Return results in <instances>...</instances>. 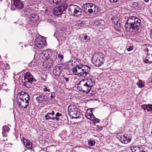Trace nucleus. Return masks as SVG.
<instances>
[{
  "instance_id": "1",
  "label": "nucleus",
  "mask_w": 152,
  "mask_h": 152,
  "mask_svg": "<svg viewBox=\"0 0 152 152\" xmlns=\"http://www.w3.org/2000/svg\"><path fill=\"white\" fill-rule=\"evenodd\" d=\"M141 21L136 17L129 16L125 25L126 31L130 33H138L140 32Z\"/></svg>"
},
{
  "instance_id": "2",
  "label": "nucleus",
  "mask_w": 152,
  "mask_h": 152,
  "mask_svg": "<svg viewBox=\"0 0 152 152\" xmlns=\"http://www.w3.org/2000/svg\"><path fill=\"white\" fill-rule=\"evenodd\" d=\"M91 70V68L90 67L82 64H79L73 69L74 73L78 72L77 74L78 76H82L88 78L90 76Z\"/></svg>"
},
{
  "instance_id": "3",
  "label": "nucleus",
  "mask_w": 152,
  "mask_h": 152,
  "mask_svg": "<svg viewBox=\"0 0 152 152\" xmlns=\"http://www.w3.org/2000/svg\"><path fill=\"white\" fill-rule=\"evenodd\" d=\"M23 86L27 88L31 87L32 82H36V80L29 72H26L24 75Z\"/></svg>"
},
{
  "instance_id": "4",
  "label": "nucleus",
  "mask_w": 152,
  "mask_h": 152,
  "mask_svg": "<svg viewBox=\"0 0 152 152\" xmlns=\"http://www.w3.org/2000/svg\"><path fill=\"white\" fill-rule=\"evenodd\" d=\"M68 114L72 118H77L80 116V113L77 108L73 105H70L68 107Z\"/></svg>"
},
{
  "instance_id": "5",
  "label": "nucleus",
  "mask_w": 152,
  "mask_h": 152,
  "mask_svg": "<svg viewBox=\"0 0 152 152\" xmlns=\"http://www.w3.org/2000/svg\"><path fill=\"white\" fill-rule=\"evenodd\" d=\"M68 10L70 15L74 16L81 15L82 11V9L78 6L75 5H70Z\"/></svg>"
},
{
  "instance_id": "6",
  "label": "nucleus",
  "mask_w": 152,
  "mask_h": 152,
  "mask_svg": "<svg viewBox=\"0 0 152 152\" xmlns=\"http://www.w3.org/2000/svg\"><path fill=\"white\" fill-rule=\"evenodd\" d=\"M46 41L41 36H39L35 39L34 48L37 50H39L43 48L46 44Z\"/></svg>"
},
{
  "instance_id": "7",
  "label": "nucleus",
  "mask_w": 152,
  "mask_h": 152,
  "mask_svg": "<svg viewBox=\"0 0 152 152\" xmlns=\"http://www.w3.org/2000/svg\"><path fill=\"white\" fill-rule=\"evenodd\" d=\"M68 4L65 3H62L60 6L56 7L53 10V13L55 15H59L62 14L67 9Z\"/></svg>"
},
{
  "instance_id": "8",
  "label": "nucleus",
  "mask_w": 152,
  "mask_h": 152,
  "mask_svg": "<svg viewBox=\"0 0 152 152\" xmlns=\"http://www.w3.org/2000/svg\"><path fill=\"white\" fill-rule=\"evenodd\" d=\"M95 84V82L93 80L88 79H87L86 82L82 87L81 90L83 92H86L87 94H88L91 90V88Z\"/></svg>"
},
{
  "instance_id": "9",
  "label": "nucleus",
  "mask_w": 152,
  "mask_h": 152,
  "mask_svg": "<svg viewBox=\"0 0 152 152\" xmlns=\"http://www.w3.org/2000/svg\"><path fill=\"white\" fill-rule=\"evenodd\" d=\"M94 4L91 3H86L82 6V9L85 13L88 14L93 12V10L91 8L94 7Z\"/></svg>"
},
{
  "instance_id": "10",
  "label": "nucleus",
  "mask_w": 152,
  "mask_h": 152,
  "mask_svg": "<svg viewBox=\"0 0 152 152\" xmlns=\"http://www.w3.org/2000/svg\"><path fill=\"white\" fill-rule=\"evenodd\" d=\"M91 61L96 66L99 67L103 64L104 60L103 58L99 57L96 58L94 56L92 58Z\"/></svg>"
},
{
  "instance_id": "11",
  "label": "nucleus",
  "mask_w": 152,
  "mask_h": 152,
  "mask_svg": "<svg viewBox=\"0 0 152 152\" xmlns=\"http://www.w3.org/2000/svg\"><path fill=\"white\" fill-rule=\"evenodd\" d=\"M16 102L17 104L21 108H26L29 104V101L28 100H24L17 98Z\"/></svg>"
},
{
  "instance_id": "12",
  "label": "nucleus",
  "mask_w": 152,
  "mask_h": 152,
  "mask_svg": "<svg viewBox=\"0 0 152 152\" xmlns=\"http://www.w3.org/2000/svg\"><path fill=\"white\" fill-rule=\"evenodd\" d=\"M53 61L50 58H46V60L43 62L42 66L43 68L48 69L53 66Z\"/></svg>"
},
{
  "instance_id": "13",
  "label": "nucleus",
  "mask_w": 152,
  "mask_h": 152,
  "mask_svg": "<svg viewBox=\"0 0 152 152\" xmlns=\"http://www.w3.org/2000/svg\"><path fill=\"white\" fill-rule=\"evenodd\" d=\"M17 98L28 101L29 100V96L28 94L23 91L18 94Z\"/></svg>"
},
{
  "instance_id": "14",
  "label": "nucleus",
  "mask_w": 152,
  "mask_h": 152,
  "mask_svg": "<svg viewBox=\"0 0 152 152\" xmlns=\"http://www.w3.org/2000/svg\"><path fill=\"white\" fill-rule=\"evenodd\" d=\"M62 67L60 65H58L54 67L53 70V73L56 76H59L61 72Z\"/></svg>"
},
{
  "instance_id": "15",
  "label": "nucleus",
  "mask_w": 152,
  "mask_h": 152,
  "mask_svg": "<svg viewBox=\"0 0 152 152\" xmlns=\"http://www.w3.org/2000/svg\"><path fill=\"white\" fill-rule=\"evenodd\" d=\"M131 150L132 152H145L141 145L132 146L131 147Z\"/></svg>"
},
{
  "instance_id": "16",
  "label": "nucleus",
  "mask_w": 152,
  "mask_h": 152,
  "mask_svg": "<svg viewBox=\"0 0 152 152\" xmlns=\"http://www.w3.org/2000/svg\"><path fill=\"white\" fill-rule=\"evenodd\" d=\"M13 4L15 7L18 9H22L23 4L21 0H12Z\"/></svg>"
},
{
  "instance_id": "17",
  "label": "nucleus",
  "mask_w": 152,
  "mask_h": 152,
  "mask_svg": "<svg viewBox=\"0 0 152 152\" xmlns=\"http://www.w3.org/2000/svg\"><path fill=\"white\" fill-rule=\"evenodd\" d=\"M127 136L128 135L126 134L124 135H121L119 139L120 140L121 142L124 143H128L130 142V140Z\"/></svg>"
},
{
  "instance_id": "18",
  "label": "nucleus",
  "mask_w": 152,
  "mask_h": 152,
  "mask_svg": "<svg viewBox=\"0 0 152 152\" xmlns=\"http://www.w3.org/2000/svg\"><path fill=\"white\" fill-rule=\"evenodd\" d=\"M22 139L24 146L28 149H31L32 147V143L24 137H23Z\"/></svg>"
},
{
  "instance_id": "19",
  "label": "nucleus",
  "mask_w": 152,
  "mask_h": 152,
  "mask_svg": "<svg viewBox=\"0 0 152 152\" xmlns=\"http://www.w3.org/2000/svg\"><path fill=\"white\" fill-rule=\"evenodd\" d=\"M36 100L39 103L45 102L47 100L45 96L42 94H39L36 98Z\"/></svg>"
},
{
  "instance_id": "20",
  "label": "nucleus",
  "mask_w": 152,
  "mask_h": 152,
  "mask_svg": "<svg viewBox=\"0 0 152 152\" xmlns=\"http://www.w3.org/2000/svg\"><path fill=\"white\" fill-rule=\"evenodd\" d=\"M145 63L151 64L152 63V54L147 53L146 59L144 60Z\"/></svg>"
},
{
  "instance_id": "21",
  "label": "nucleus",
  "mask_w": 152,
  "mask_h": 152,
  "mask_svg": "<svg viewBox=\"0 0 152 152\" xmlns=\"http://www.w3.org/2000/svg\"><path fill=\"white\" fill-rule=\"evenodd\" d=\"M104 21L102 20H96L95 22L94 25L96 26L100 27L101 28L103 27L104 24Z\"/></svg>"
},
{
  "instance_id": "22",
  "label": "nucleus",
  "mask_w": 152,
  "mask_h": 152,
  "mask_svg": "<svg viewBox=\"0 0 152 152\" xmlns=\"http://www.w3.org/2000/svg\"><path fill=\"white\" fill-rule=\"evenodd\" d=\"M39 16L37 13L32 14L30 17V19L31 21L37 22L38 20Z\"/></svg>"
},
{
  "instance_id": "23",
  "label": "nucleus",
  "mask_w": 152,
  "mask_h": 152,
  "mask_svg": "<svg viewBox=\"0 0 152 152\" xmlns=\"http://www.w3.org/2000/svg\"><path fill=\"white\" fill-rule=\"evenodd\" d=\"M48 56V52L47 51L44 50L40 53L39 57L42 59H46Z\"/></svg>"
},
{
  "instance_id": "24",
  "label": "nucleus",
  "mask_w": 152,
  "mask_h": 152,
  "mask_svg": "<svg viewBox=\"0 0 152 152\" xmlns=\"http://www.w3.org/2000/svg\"><path fill=\"white\" fill-rule=\"evenodd\" d=\"M113 20H114L113 23L115 25V28H120L121 27V24L119 22V20L118 19L117 20V18L116 19V17H114V19H113Z\"/></svg>"
},
{
  "instance_id": "25",
  "label": "nucleus",
  "mask_w": 152,
  "mask_h": 152,
  "mask_svg": "<svg viewBox=\"0 0 152 152\" xmlns=\"http://www.w3.org/2000/svg\"><path fill=\"white\" fill-rule=\"evenodd\" d=\"M49 2L51 4H53V5H59L61 1L60 0H48Z\"/></svg>"
},
{
  "instance_id": "26",
  "label": "nucleus",
  "mask_w": 152,
  "mask_h": 152,
  "mask_svg": "<svg viewBox=\"0 0 152 152\" xmlns=\"http://www.w3.org/2000/svg\"><path fill=\"white\" fill-rule=\"evenodd\" d=\"M85 24V22L84 21H82L81 20H79L77 22L76 24V26L79 27H83Z\"/></svg>"
},
{
  "instance_id": "27",
  "label": "nucleus",
  "mask_w": 152,
  "mask_h": 152,
  "mask_svg": "<svg viewBox=\"0 0 152 152\" xmlns=\"http://www.w3.org/2000/svg\"><path fill=\"white\" fill-rule=\"evenodd\" d=\"M94 10H93V12L95 15L97 14L100 10V7L94 4Z\"/></svg>"
},
{
  "instance_id": "28",
  "label": "nucleus",
  "mask_w": 152,
  "mask_h": 152,
  "mask_svg": "<svg viewBox=\"0 0 152 152\" xmlns=\"http://www.w3.org/2000/svg\"><path fill=\"white\" fill-rule=\"evenodd\" d=\"M45 119L47 120L51 119L53 121L54 120V117L52 116L50 114H48V113H47L45 116Z\"/></svg>"
},
{
  "instance_id": "29",
  "label": "nucleus",
  "mask_w": 152,
  "mask_h": 152,
  "mask_svg": "<svg viewBox=\"0 0 152 152\" xmlns=\"http://www.w3.org/2000/svg\"><path fill=\"white\" fill-rule=\"evenodd\" d=\"M31 64L33 66H36L38 65V61L37 60L34 59L31 62Z\"/></svg>"
},
{
  "instance_id": "30",
  "label": "nucleus",
  "mask_w": 152,
  "mask_h": 152,
  "mask_svg": "<svg viewBox=\"0 0 152 152\" xmlns=\"http://www.w3.org/2000/svg\"><path fill=\"white\" fill-rule=\"evenodd\" d=\"M3 132H8L10 130V128L9 127L5 125L2 128Z\"/></svg>"
},
{
  "instance_id": "31",
  "label": "nucleus",
  "mask_w": 152,
  "mask_h": 152,
  "mask_svg": "<svg viewBox=\"0 0 152 152\" xmlns=\"http://www.w3.org/2000/svg\"><path fill=\"white\" fill-rule=\"evenodd\" d=\"M137 84L140 88H142L144 86V84L142 83L141 80H139L137 83Z\"/></svg>"
},
{
  "instance_id": "32",
  "label": "nucleus",
  "mask_w": 152,
  "mask_h": 152,
  "mask_svg": "<svg viewBox=\"0 0 152 152\" xmlns=\"http://www.w3.org/2000/svg\"><path fill=\"white\" fill-rule=\"evenodd\" d=\"M83 38L85 41V42H88L90 40V37L86 34L83 35Z\"/></svg>"
},
{
  "instance_id": "33",
  "label": "nucleus",
  "mask_w": 152,
  "mask_h": 152,
  "mask_svg": "<svg viewBox=\"0 0 152 152\" xmlns=\"http://www.w3.org/2000/svg\"><path fill=\"white\" fill-rule=\"evenodd\" d=\"M88 142V145L89 146H93L95 145V142L94 140H89Z\"/></svg>"
},
{
  "instance_id": "34",
  "label": "nucleus",
  "mask_w": 152,
  "mask_h": 152,
  "mask_svg": "<svg viewBox=\"0 0 152 152\" xmlns=\"http://www.w3.org/2000/svg\"><path fill=\"white\" fill-rule=\"evenodd\" d=\"M62 115L60 113L58 112L56 113V117H54V119H55L57 121L59 120V117L60 116Z\"/></svg>"
},
{
  "instance_id": "35",
  "label": "nucleus",
  "mask_w": 152,
  "mask_h": 152,
  "mask_svg": "<svg viewBox=\"0 0 152 152\" xmlns=\"http://www.w3.org/2000/svg\"><path fill=\"white\" fill-rule=\"evenodd\" d=\"M148 104L147 105L146 104H144L141 106V107L144 110H147L148 111H149V109H148Z\"/></svg>"
},
{
  "instance_id": "36",
  "label": "nucleus",
  "mask_w": 152,
  "mask_h": 152,
  "mask_svg": "<svg viewBox=\"0 0 152 152\" xmlns=\"http://www.w3.org/2000/svg\"><path fill=\"white\" fill-rule=\"evenodd\" d=\"M87 117L88 119H90L91 121L94 120L95 118V116L93 114L89 115L88 116H87Z\"/></svg>"
},
{
  "instance_id": "37",
  "label": "nucleus",
  "mask_w": 152,
  "mask_h": 152,
  "mask_svg": "<svg viewBox=\"0 0 152 152\" xmlns=\"http://www.w3.org/2000/svg\"><path fill=\"white\" fill-rule=\"evenodd\" d=\"M46 75H44L41 77V81L42 82H44L46 80Z\"/></svg>"
},
{
  "instance_id": "38",
  "label": "nucleus",
  "mask_w": 152,
  "mask_h": 152,
  "mask_svg": "<svg viewBox=\"0 0 152 152\" xmlns=\"http://www.w3.org/2000/svg\"><path fill=\"white\" fill-rule=\"evenodd\" d=\"M58 58L60 61H61L64 58V56L63 55L60 54H58Z\"/></svg>"
},
{
  "instance_id": "39",
  "label": "nucleus",
  "mask_w": 152,
  "mask_h": 152,
  "mask_svg": "<svg viewBox=\"0 0 152 152\" xmlns=\"http://www.w3.org/2000/svg\"><path fill=\"white\" fill-rule=\"evenodd\" d=\"M134 48L132 46H129V48H127V50L128 51H130L133 50Z\"/></svg>"
},
{
  "instance_id": "40",
  "label": "nucleus",
  "mask_w": 152,
  "mask_h": 152,
  "mask_svg": "<svg viewBox=\"0 0 152 152\" xmlns=\"http://www.w3.org/2000/svg\"><path fill=\"white\" fill-rule=\"evenodd\" d=\"M55 96V94L54 92L52 93L50 96V98H51V99H52L53 98H54Z\"/></svg>"
},
{
  "instance_id": "41",
  "label": "nucleus",
  "mask_w": 152,
  "mask_h": 152,
  "mask_svg": "<svg viewBox=\"0 0 152 152\" xmlns=\"http://www.w3.org/2000/svg\"><path fill=\"white\" fill-rule=\"evenodd\" d=\"M5 69H10V66L8 64H6L4 65Z\"/></svg>"
},
{
  "instance_id": "42",
  "label": "nucleus",
  "mask_w": 152,
  "mask_h": 152,
  "mask_svg": "<svg viewBox=\"0 0 152 152\" xmlns=\"http://www.w3.org/2000/svg\"><path fill=\"white\" fill-rule=\"evenodd\" d=\"M90 94L92 95H95V94H96V92L95 91H91V92L90 93Z\"/></svg>"
},
{
  "instance_id": "43",
  "label": "nucleus",
  "mask_w": 152,
  "mask_h": 152,
  "mask_svg": "<svg viewBox=\"0 0 152 152\" xmlns=\"http://www.w3.org/2000/svg\"><path fill=\"white\" fill-rule=\"evenodd\" d=\"M43 91L45 92L48 91V92H50V90L49 89H48L47 88H45L43 89Z\"/></svg>"
},
{
  "instance_id": "44",
  "label": "nucleus",
  "mask_w": 152,
  "mask_h": 152,
  "mask_svg": "<svg viewBox=\"0 0 152 152\" xmlns=\"http://www.w3.org/2000/svg\"><path fill=\"white\" fill-rule=\"evenodd\" d=\"M148 107L149 110H151L152 111V104H148Z\"/></svg>"
},
{
  "instance_id": "45",
  "label": "nucleus",
  "mask_w": 152,
  "mask_h": 152,
  "mask_svg": "<svg viewBox=\"0 0 152 152\" xmlns=\"http://www.w3.org/2000/svg\"><path fill=\"white\" fill-rule=\"evenodd\" d=\"M119 0H110V1L111 3H116Z\"/></svg>"
},
{
  "instance_id": "46",
  "label": "nucleus",
  "mask_w": 152,
  "mask_h": 152,
  "mask_svg": "<svg viewBox=\"0 0 152 152\" xmlns=\"http://www.w3.org/2000/svg\"><path fill=\"white\" fill-rule=\"evenodd\" d=\"M94 121L95 123H99V119L96 118L95 117Z\"/></svg>"
},
{
  "instance_id": "47",
  "label": "nucleus",
  "mask_w": 152,
  "mask_h": 152,
  "mask_svg": "<svg viewBox=\"0 0 152 152\" xmlns=\"http://www.w3.org/2000/svg\"><path fill=\"white\" fill-rule=\"evenodd\" d=\"M6 132H2V134L3 137H6L7 136V134L6 133Z\"/></svg>"
},
{
  "instance_id": "48",
  "label": "nucleus",
  "mask_w": 152,
  "mask_h": 152,
  "mask_svg": "<svg viewBox=\"0 0 152 152\" xmlns=\"http://www.w3.org/2000/svg\"><path fill=\"white\" fill-rule=\"evenodd\" d=\"M48 114H50L51 115H53L55 114V112L54 111H52L51 113H48Z\"/></svg>"
},
{
  "instance_id": "49",
  "label": "nucleus",
  "mask_w": 152,
  "mask_h": 152,
  "mask_svg": "<svg viewBox=\"0 0 152 152\" xmlns=\"http://www.w3.org/2000/svg\"><path fill=\"white\" fill-rule=\"evenodd\" d=\"M150 34L151 38L152 39V28L150 31Z\"/></svg>"
},
{
  "instance_id": "50",
  "label": "nucleus",
  "mask_w": 152,
  "mask_h": 152,
  "mask_svg": "<svg viewBox=\"0 0 152 152\" xmlns=\"http://www.w3.org/2000/svg\"><path fill=\"white\" fill-rule=\"evenodd\" d=\"M64 79H65L66 82H68L69 81V78L68 77H64Z\"/></svg>"
},
{
  "instance_id": "51",
  "label": "nucleus",
  "mask_w": 152,
  "mask_h": 152,
  "mask_svg": "<svg viewBox=\"0 0 152 152\" xmlns=\"http://www.w3.org/2000/svg\"><path fill=\"white\" fill-rule=\"evenodd\" d=\"M61 1V3L60 4H62V3H64L63 2H62V1H64L65 2L66 1H67L68 0H60Z\"/></svg>"
},
{
  "instance_id": "52",
  "label": "nucleus",
  "mask_w": 152,
  "mask_h": 152,
  "mask_svg": "<svg viewBox=\"0 0 152 152\" xmlns=\"http://www.w3.org/2000/svg\"><path fill=\"white\" fill-rule=\"evenodd\" d=\"M116 30L118 32H119L120 31V30L118 28H115Z\"/></svg>"
},
{
  "instance_id": "53",
  "label": "nucleus",
  "mask_w": 152,
  "mask_h": 152,
  "mask_svg": "<svg viewBox=\"0 0 152 152\" xmlns=\"http://www.w3.org/2000/svg\"><path fill=\"white\" fill-rule=\"evenodd\" d=\"M149 0H144V1L145 2H148L149 1Z\"/></svg>"
},
{
  "instance_id": "54",
  "label": "nucleus",
  "mask_w": 152,
  "mask_h": 152,
  "mask_svg": "<svg viewBox=\"0 0 152 152\" xmlns=\"http://www.w3.org/2000/svg\"><path fill=\"white\" fill-rule=\"evenodd\" d=\"M100 130H101L102 129V128H100Z\"/></svg>"
},
{
  "instance_id": "55",
  "label": "nucleus",
  "mask_w": 152,
  "mask_h": 152,
  "mask_svg": "<svg viewBox=\"0 0 152 152\" xmlns=\"http://www.w3.org/2000/svg\"><path fill=\"white\" fill-rule=\"evenodd\" d=\"M2 1V0H0V2H1Z\"/></svg>"
},
{
  "instance_id": "56",
  "label": "nucleus",
  "mask_w": 152,
  "mask_h": 152,
  "mask_svg": "<svg viewBox=\"0 0 152 152\" xmlns=\"http://www.w3.org/2000/svg\"><path fill=\"white\" fill-rule=\"evenodd\" d=\"M54 2H56V1H55V0H54Z\"/></svg>"
},
{
  "instance_id": "57",
  "label": "nucleus",
  "mask_w": 152,
  "mask_h": 152,
  "mask_svg": "<svg viewBox=\"0 0 152 152\" xmlns=\"http://www.w3.org/2000/svg\"><path fill=\"white\" fill-rule=\"evenodd\" d=\"M1 68H0V70H1Z\"/></svg>"
},
{
  "instance_id": "58",
  "label": "nucleus",
  "mask_w": 152,
  "mask_h": 152,
  "mask_svg": "<svg viewBox=\"0 0 152 152\" xmlns=\"http://www.w3.org/2000/svg\"><path fill=\"white\" fill-rule=\"evenodd\" d=\"M1 68H0V70H1Z\"/></svg>"
},
{
  "instance_id": "59",
  "label": "nucleus",
  "mask_w": 152,
  "mask_h": 152,
  "mask_svg": "<svg viewBox=\"0 0 152 152\" xmlns=\"http://www.w3.org/2000/svg\"><path fill=\"white\" fill-rule=\"evenodd\" d=\"M151 83H152V80H151Z\"/></svg>"
}]
</instances>
